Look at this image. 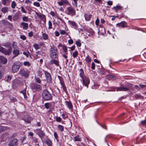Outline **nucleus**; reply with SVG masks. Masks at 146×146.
Segmentation results:
<instances>
[{"mask_svg":"<svg viewBox=\"0 0 146 146\" xmlns=\"http://www.w3.org/2000/svg\"><path fill=\"white\" fill-rule=\"evenodd\" d=\"M29 52H23V54L26 56L27 57H29Z\"/></svg>","mask_w":146,"mask_h":146,"instance_id":"nucleus-60","label":"nucleus"},{"mask_svg":"<svg viewBox=\"0 0 146 146\" xmlns=\"http://www.w3.org/2000/svg\"><path fill=\"white\" fill-rule=\"evenodd\" d=\"M77 146H86L83 143L80 141L77 144Z\"/></svg>","mask_w":146,"mask_h":146,"instance_id":"nucleus-43","label":"nucleus"},{"mask_svg":"<svg viewBox=\"0 0 146 146\" xmlns=\"http://www.w3.org/2000/svg\"><path fill=\"white\" fill-rule=\"evenodd\" d=\"M62 49L64 51L66 52L67 51V48L66 46L65 45H64L62 47Z\"/></svg>","mask_w":146,"mask_h":146,"instance_id":"nucleus-49","label":"nucleus"},{"mask_svg":"<svg viewBox=\"0 0 146 146\" xmlns=\"http://www.w3.org/2000/svg\"><path fill=\"white\" fill-rule=\"evenodd\" d=\"M33 46L36 50H38L40 48V47H39V45L38 44H34L33 45Z\"/></svg>","mask_w":146,"mask_h":146,"instance_id":"nucleus-42","label":"nucleus"},{"mask_svg":"<svg viewBox=\"0 0 146 146\" xmlns=\"http://www.w3.org/2000/svg\"><path fill=\"white\" fill-rule=\"evenodd\" d=\"M99 74L101 75H104L105 73V71L102 69L100 70L99 72Z\"/></svg>","mask_w":146,"mask_h":146,"instance_id":"nucleus-52","label":"nucleus"},{"mask_svg":"<svg viewBox=\"0 0 146 146\" xmlns=\"http://www.w3.org/2000/svg\"><path fill=\"white\" fill-rule=\"evenodd\" d=\"M48 36L47 34L45 33H43L42 34V36L40 38V39L46 40L48 39Z\"/></svg>","mask_w":146,"mask_h":146,"instance_id":"nucleus-23","label":"nucleus"},{"mask_svg":"<svg viewBox=\"0 0 146 146\" xmlns=\"http://www.w3.org/2000/svg\"><path fill=\"white\" fill-rule=\"evenodd\" d=\"M8 9L7 7H4L1 10V11L3 13H6L8 12Z\"/></svg>","mask_w":146,"mask_h":146,"instance_id":"nucleus-29","label":"nucleus"},{"mask_svg":"<svg viewBox=\"0 0 146 146\" xmlns=\"http://www.w3.org/2000/svg\"><path fill=\"white\" fill-rule=\"evenodd\" d=\"M23 120L25 122H27L28 123H29L31 120V117L28 115H26L24 116L23 118Z\"/></svg>","mask_w":146,"mask_h":146,"instance_id":"nucleus-15","label":"nucleus"},{"mask_svg":"<svg viewBox=\"0 0 146 146\" xmlns=\"http://www.w3.org/2000/svg\"><path fill=\"white\" fill-rule=\"evenodd\" d=\"M79 76L81 78L80 81L83 85L86 87L87 88L90 83V80L89 78L86 75L84 74V71L82 68L80 69L79 71Z\"/></svg>","mask_w":146,"mask_h":146,"instance_id":"nucleus-1","label":"nucleus"},{"mask_svg":"<svg viewBox=\"0 0 146 146\" xmlns=\"http://www.w3.org/2000/svg\"><path fill=\"white\" fill-rule=\"evenodd\" d=\"M38 135L40 137H43L45 135L44 133L41 130H38Z\"/></svg>","mask_w":146,"mask_h":146,"instance_id":"nucleus-24","label":"nucleus"},{"mask_svg":"<svg viewBox=\"0 0 146 146\" xmlns=\"http://www.w3.org/2000/svg\"><path fill=\"white\" fill-rule=\"evenodd\" d=\"M106 77L109 80H115L116 79V76L112 74L108 75Z\"/></svg>","mask_w":146,"mask_h":146,"instance_id":"nucleus-16","label":"nucleus"},{"mask_svg":"<svg viewBox=\"0 0 146 146\" xmlns=\"http://www.w3.org/2000/svg\"><path fill=\"white\" fill-rule=\"evenodd\" d=\"M1 22L2 24L4 25H9L11 24L9 22L6 20H3L1 21Z\"/></svg>","mask_w":146,"mask_h":146,"instance_id":"nucleus-27","label":"nucleus"},{"mask_svg":"<svg viewBox=\"0 0 146 146\" xmlns=\"http://www.w3.org/2000/svg\"><path fill=\"white\" fill-rule=\"evenodd\" d=\"M33 4L34 5L37 7H39L40 6V4L38 2H35L33 3Z\"/></svg>","mask_w":146,"mask_h":146,"instance_id":"nucleus-51","label":"nucleus"},{"mask_svg":"<svg viewBox=\"0 0 146 146\" xmlns=\"http://www.w3.org/2000/svg\"><path fill=\"white\" fill-rule=\"evenodd\" d=\"M99 20L98 18H97L96 21H95V24L97 26H98L99 25Z\"/></svg>","mask_w":146,"mask_h":146,"instance_id":"nucleus-59","label":"nucleus"},{"mask_svg":"<svg viewBox=\"0 0 146 146\" xmlns=\"http://www.w3.org/2000/svg\"><path fill=\"white\" fill-rule=\"evenodd\" d=\"M68 13L69 14H72L73 13V9L71 7H68Z\"/></svg>","mask_w":146,"mask_h":146,"instance_id":"nucleus-37","label":"nucleus"},{"mask_svg":"<svg viewBox=\"0 0 146 146\" xmlns=\"http://www.w3.org/2000/svg\"><path fill=\"white\" fill-rule=\"evenodd\" d=\"M24 65H25V66H30L31 64L29 62H27V61H25V62H24Z\"/></svg>","mask_w":146,"mask_h":146,"instance_id":"nucleus-46","label":"nucleus"},{"mask_svg":"<svg viewBox=\"0 0 146 146\" xmlns=\"http://www.w3.org/2000/svg\"><path fill=\"white\" fill-rule=\"evenodd\" d=\"M50 64H54L56 66H58L59 65L58 61L57 60L54 59L51 60L50 61Z\"/></svg>","mask_w":146,"mask_h":146,"instance_id":"nucleus-20","label":"nucleus"},{"mask_svg":"<svg viewBox=\"0 0 146 146\" xmlns=\"http://www.w3.org/2000/svg\"><path fill=\"white\" fill-rule=\"evenodd\" d=\"M23 20L25 22H28L29 21V18L27 17L24 16L22 17Z\"/></svg>","mask_w":146,"mask_h":146,"instance_id":"nucleus-39","label":"nucleus"},{"mask_svg":"<svg viewBox=\"0 0 146 146\" xmlns=\"http://www.w3.org/2000/svg\"><path fill=\"white\" fill-rule=\"evenodd\" d=\"M21 11L23 13H27V11L25 10L24 7L23 6L21 7Z\"/></svg>","mask_w":146,"mask_h":146,"instance_id":"nucleus-56","label":"nucleus"},{"mask_svg":"<svg viewBox=\"0 0 146 146\" xmlns=\"http://www.w3.org/2000/svg\"><path fill=\"white\" fill-rule=\"evenodd\" d=\"M78 28V26L77 25L76 23L74 21V28L76 29H77Z\"/></svg>","mask_w":146,"mask_h":146,"instance_id":"nucleus-54","label":"nucleus"},{"mask_svg":"<svg viewBox=\"0 0 146 146\" xmlns=\"http://www.w3.org/2000/svg\"><path fill=\"white\" fill-rule=\"evenodd\" d=\"M31 88L33 92H39L42 89V86L40 84L33 83L31 86Z\"/></svg>","mask_w":146,"mask_h":146,"instance_id":"nucleus-6","label":"nucleus"},{"mask_svg":"<svg viewBox=\"0 0 146 146\" xmlns=\"http://www.w3.org/2000/svg\"><path fill=\"white\" fill-rule=\"evenodd\" d=\"M7 59L3 56H0V66L1 65L5 64L7 62Z\"/></svg>","mask_w":146,"mask_h":146,"instance_id":"nucleus-10","label":"nucleus"},{"mask_svg":"<svg viewBox=\"0 0 146 146\" xmlns=\"http://www.w3.org/2000/svg\"><path fill=\"white\" fill-rule=\"evenodd\" d=\"M21 65V63L19 62H15L12 66V70L13 72L16 73L18 72Z\"/></svg>","mask_w":146,"mask_h":146,"instance_id":"nucleus-7","label":"nucleus"},{"mask_svg":"<svg viewBox=\"0 0 146 146\" xmlns=\"http://www.w3.org/2000/svg\"><path fill=\"white\" fill-rule=\"evenodd\" d=\"M112 1H108L107 2V4L109 5H112Z\"/></svg>","mask_w":146,"mask_h":146,"instance_id":"nucleus-64","label":"nucleus"},{"mask_svg":"<svg viewBox=\"0 0 146 146\" xmlns=\"http://www.w3.org/2000/svg\"><path fill=\"white\" fill-rule=\"evenodd\" d=\"M7 128L6 127L0 126V133L7 130Z\"/></svg>","mask_w":146,"mask_h":146,"instance_id":"nucleus-30","label":"nucleus"},{"mask_svg":"<svg viewBox=\"0 0 146 146\" xmlns=\"http://www.w3.org/2000/svg\"><path fill=\"white\" fill-rule=\"evenodd\" d=\"M19 50L17 49H14L13 51V53L14 55L13 58L17 56L19 54Z\"/></svg>","mask_w":146,"mask_h":146,"instance_id":"nucleus-21","label":"nucleus"},{"mask_svg":"<svg viewBox=\"0 0 146 146\" xmlns=\"http://www.w3.org/2000/svg\"><path fill=\"white\" fill-rule=\"evenodd\" d=\"M81 138L80 137L79 135H78L77 136L74 137V139L75 141H80Z\"/></svg>","mask_w":146,"mask_h":146,"instance_id":"nucleus-32","label":"nucleus"},{"mask_svg":"<svg viewBox=\"0 0 146 146\" xmlns=\"http://www.w3.org/2000/svg\"><path fill=\"white\" fill-rule=\"evenodd\" d=\"M141 123L142 125H146V120L141 121Z\"/></svg>","mask_w":146,"mask_h":146,"instance_id":"nucleus-45","label":"nucleus"},{"mask_svg":"<svg viewBox=\"0 0 146 146\" xmlns=\"http://www.w3.org/2000/svg\"><path fill=\"white\" fill-rule=\"evenodd\" d=\"M35 81L38 84H40L41 83L40 79L39 78H35Z\"/></svg>","mask_w":146,"mask_h":146,"instance_id":"nucleus-44","label":"nucleus"},{"mask_svg":"<svg viewBox=\"0 0 146 146\" xmlns=\"http://www.w3.org/2000/svg\"><path fill=\"white\" fill-rule=\"evenodd\" d=\"M85 60L86 63H88L90 62L91 60V59L89 57L88 55L86 57Z\"/></svg>","mask_w":146,"mask_h":146,"instance_id":"nucleus-34","label":"nucleus"},{"mask_svg":"<svg viewBox=\"0 0 146 146\" xmlns=\"http://www.w3.org/2000/svg\"><path fill=\"white\" fill-rule=\"evenodd\" d=\"M76 44L77 46L78 47L80 46L81 44L80 40V39H78L77 41H76Z\"/></svg>","mask_w":146,"mask_h":146,"instance_id":"nucleus-35","label":"nucleus"},{"mask_svg":"<svg viewBox=\"0 0 146 146\" xmlns=\"http://www.w3.org/2000/svg\"><path fill=\"white\" fill-rule=\"evenodd\" d=\"M2 46L6 47L9 48V49L6 50L5 48L1 46L0 45V52H1L5 55H10L11 53L12 50L11 44L10 42H7L3 44Z\"/></svg>","mask_w":146,"mask_h":146,"instance_id":"nucleus-2","label":"nucleus"},{"mask_svg":"<svg viewBox=\"0 0 146 146\" xmlns=\"http://www.w3.org/2000/svg\"><path fill=\"white\" fill-rule=\"evenodd\" d=\"M22 84L21 82L18 80H15L13 82V85L17 86H19Z\"/></svg>","mask_w":146,"mask_h":146,"instance_id":"nucleus-18","label":"nucleus"},{"mask_svg":"<svg viewBox=\"0 0 146 146\" xmlns=\"http://www.w3.org/2000/svg\"><path fill=\"white\" fill-rule=\"evenodd\" d=\"M60 32L61 35H67L68 34L67 32L64 30H60Z\"/></svg>","mask_w":146,"mask_h":146,"instance_id":"nucleus-38","label":"nucleus"},{"mask_svg":"<svg viewBox=\"0 0 146 146\" xmlns=\"http://www.w3.org/2000/svg\"><path fill=\"white\" fill-rule=\"evenodd\" d=\"M19 17V14L16 13L13 17V19L14 21H16L17 20Z\"/></svg>","mask_w":146,"mask_h":146,"instance_id":"nucleus-25","label":"nucleus"},{"mask_svg":"<svg viewBox=\"0 0 146 146\" xmlns=\"http://www.w3.org/2000/svg\"><path fill=\"white\" fill-rule=\"evenodd\" d=\"M21 26H23V29L26 30L28 28V24L25 22H22L21 23Z\"/></svg>","mask_w":146,"mask_h":146,"instance_id":"nucleus-19","label":"nucleus"},{"mask_svg":"<svg viewBox=\"0 0 146 146\" xmlns=\"http://www.w3.org/2000/svg\"><path fill=\"white\" fill-rule=\"evenodd\" d=\"M58 4L60 6L68 4V2L67 0H61L60 1L58 2Z\"/></svg>","mask_w":146,"mask_h":146,"instance_id":"nucleus-13","label":"nucleus"},{"mask_svg":"<svg viewBox=\"0 0 146 146\" xmlns=\"http://www.w3.org/2000/svg\"><path fill=\"white\" fill-rule=\"evenodd\" d=\"M74 129H75L74 130V132L75 133H76L77 132V131L78 129V127L76 126H74Z\"/></svg>","mask_w":146,"mask_h":146,"instance_id":"nucleus-58","label":"nucleus"},{"mask_svg":"<svg viewBox=\"0 0 146 146\" xmlns=\"http://www.w3.org/2000/svg\"><path fill=\"white\" fill-rule=\"evenodd\" d=\"M87 32L89 33V34H90L92 36H93L95 34L94 31L93 30V29L90 27L89 28Z\"/></svg>","mask_w":146,"mask_h":146,"instance_id":"nucleus-22","label":"nucleus"},{"mask_svg":"<svg viewBox=\"0 0 146 146\" xmlns=\"http://www.w3.org/2000/svg\"><path fill=\"white\" fill-rule=\"evenodd\" d=\"M46 143L48 145L51 144V142L50 140L48 139L46 141Z\"/></svg>","mask_w":146,"mask_h":146,"instance_id":"nucleus-61","label":"nucleus"},{"mask_svg":"<svg viewBox=\"0 0 146 146\" xmlns=\"http://www.w3.org/2000/svg\"><path fill=\"white\" fill-rule=\"evenodd\" d=\"M37 16L41 19L43 21L45 22L46 21V17L44 15L42 14H39L38 13H36Z\"/></svg>","mask_w":146,"mask_h":146,"instance_id":"nucleus-17","label":"nucleus"},{"mask_svg":"<svg viewBox=\"0 0 146 146\" xmlns=\"http://www.w3.org/2000/svg\"><path fill=\"white\" fill-rule=\"evenodd\" d=\"M42 96L44 100L46 101L51 100L52 99L51 94L46 90H44L43 91L42 94Z\"/></svg>","mask_w":146,"mask_h":146,"instance_id":"nucleus-4","label":"nucleus"},{"mask_svg":"<svg viewBox=\"0 0 146 146\" xmlns=\"http://www.w3.org/2000/svg\"><path fill=\"white\" fill-rule=\"evenodd\" d=\"M56 119L58 122H60L62 120L61 118L59 117H56Z\"/></svg>","mask_w":146,"mask_h":146,"instance_id":"nucleus-48","label":"nucleus"},{"mask_svg":"<svg viewBox=\"0 0 146 146\" xmlns=\"http://www.w3.org/2000/svg\"><path fill=\"white\" fill-rule=\"evenodd\" d=\"M10 0H2L1 1L2 3L4 5H6L7 3H10Z\"/></svg>","mask_w":146,"mask_h":146,"instance_id":"nucleus-36","label":"nucleus"},{"mask_svg":"<svg viewBox=\"0 0 146 146\" xmlns=\"http://www.w3.org/2000/svg\"><path fill=\"white\" fill-rule=\"evenodd\" d=\"M11 76H7V78L6 79V80L7 82H9V81H10L11 80Z\"/></svg>","mask_w":146,"mask_h":146,"instance_id":"nucleus-50","label":"nucleus"},{"mask_svg":"<svg viewBox=\"0 0 146 146\" xmlns=\"http://www.w3.org/2000/svg\"><path fill=\"white\" fill-rule=\"evenodd\" d=\"M51 103H46L44 104V107L47 109H48L51 106Z\"/></svg>","mask_w":146,"mask_h":146,"instance_id":"nucleus-26","label":"nucleus"},{"mask_svg":"<svg viewBox=\"0 0 146 146\" xmlns=\"http://www.w3.org/2000/svg\"><path fill=\"white\" fill-rule=\"evenodd\" d=\"M19 72L21 75L26 77H28L29 74V71L23 68L21 69Z\"/></svg>","mask_w":146,"mask_h":146,"instance_id":"nucleus-8","label":"nucleus"},{"mask_svg":"<svg viewBox=\"0 0 146 146\" xmlns=\"http://www.w3.org/2000/svg\"><path fill=\"white\" fill-rule=\"evenodd\" d=\"M19 140L16 138H14L11 140L9 144V146H17L18 145Z\"/></svg>","mask_w":146,"mask_h":146,"instance_id":"nucleus-9","label":"nucleus"},{"mask_svg":"<svg viewBox=\"0 0 146 146\" xmlns=\"http://www.w3.org/2000/svg\"><path fill=\"white\" fill-rule=\"evenodd\" d=\"M142 96L138 94H136L135 95V97L136 99H138L139 98H141Z\"/></svg>","mask_w":146,"mask_h":146,"instance_id":"nucleus-53","label":"nucleus"},{"mask_svg":"<svg viewBox=\"0 0 146 146\" xmlns=\"http://www.w3.org/2000/svg\"><path fill=\"white\" fill-rule=\"evenodd\" d=\"M20 38L23 40H25L26 39V37L25 36L23 35L20 36Z\"/></svg>","mask_w":146,"mask_h":146,"instance_id":"nucleus-62","label":"nucleus"},{"mask_svg":"<svg viewBox=\"0 0 146 146\" xmlns=\"http://www.w3.org/2000/svg\"><path fill=\"white\" fill-rule=\"evenodd\" d=\"M90 28V27H89L88 26H85L83 28L84 30L87 31Z\"/></svg>","mask_w":146,"mask_h":146,"instance_id":"nucleus-57","label":"nucleus"},{"mask_svg":"<svg viewBox=\"0 0 146 146\" xmlns=\"http://www.w3.org/2000/svg\"><path fill=\"white\" fill-rule=\"evenodd\" d=\"M116 25L120 28L125 27H127V23L124 21H123L119 23H117Z\"/></svg>","mask_w":146,"mask_h":146,"instance_id":"nucleus-11","label":"nucleus"},{"mask_svg":"<svg viewBox=\"0 0 146 146\" xmlns=\"http://www.w3.org/2000/svg\"><path fill=\"white\" fill-rule=\"evenodd\" d=\"M121 85L122 86L121 87H116V91H129L133 85L131 84L127 83L125 84V87L123 86V84H121Z\"/></svg>","mask_w":146,"mask_h":146,"instance_id":"nucleus-3","label":"nucleus"},{"mask_svg":"<svg viewBox=\"0 0 146 146\" xmlns=\"http://www.w3.org/2000/svg\"><path fill=\"white\" fill-rule=\"evenodd\" d=\"M84 16L86 21H89L92 17V15L91 14L88 15L86 13H85L84 14Z\"/></svg>","mask_w":146,"mask_h":146,"instance_id":"nucleus-14","label":"nucleus"},{"mask_svg":"<svg viewBox=\"0 0 146 146\" xmlns=\"http://www.w3.org/2000/svg\"><path fill=\"white\" fill-rule=\"evenodd\" d=\"M16 6V4L15 1H13L11 3V7L13 9L15 8V7Z\"/></svg>","mask_w":146,"mask_h":146,"instance_id":"nucleus-41","label":"nucleus"},{"mask_svg":"<svg viewBox=\"0 0 146 146\" xmlns=\"http://www.w3.org/2000/svg\"><path fill=\"white\" fill-rule=\"evenodd\" d=\"M95 63L92 62L91 64V68L92 70H94L95 68Z\"/></svg>","mask_w":146,"mask_h":146,"instance_id":"nucleus-55","label":"nucleus"},{"mask_svg":"<svg viewBox=\"0 0 146 146\" xmlns=\"http://www.w3.org/2000/svg\"><path fill=\"white\" fill-rule=\"evenodd\" d=\"M48 29H51L52 28V23L50 21H48Z\"/></svg>","mask_w":146,"mask_h":146,"instance_id":"nucleus-47","label":"nucleus"},{"mask_svg":"<svg viewBox=\"0 0 146 146\" xmlns=\"http://www.w3.org/2000/svg\"><path fill=\"white\" fill-rule=\"evenodd\" d=\"M21 92L23 94L24 97L25 98H26L27 97L26 95V88L23 91Z\"/></svg>","mask_w":146,"mask_h":146,"instance_id":"nucleus-33","label":"nucleus"},{"mask_svg":"<svg viewBox=\"0 0 146 146\" xmlns=\"http://www.w3.org/2000/svg\"><path fill=\"white\" fill-rule=\"evenodd\" d=\"M57 128L61 132L63 131L64 130V127L62 125H58Z\"/></svg>","mask_w":146,"mask_h":146,"instance_id":"nucleus-31","label":"nucleus"},{"mask_svg":"<svg viewBox=\"0 0 146 146\" xmlns=\"http://www.w3.org/2000/svg\"><path fill=\"white\" fill-rule=\"evenodd\" d=\"M78 54V53L77 51L74 52V58L76 57Z\"/></svg>","mask_w":146,"mask_h":146,"instance_id":"nucleus-63","label":"nucleus"},{"mask_svg":"<svg viewBox=\"0 0 146 146\" xmlns=\"http://www.w3.org/2000/svg\"><path fill=\"white\" fill-rule=\"evenodd\" d=\"M65 103L66 106L69 108H72V104L70 102L66 101Z\"/></svg>","mask_w":146,"mask_h":146,"instance_id":"nucleus-28","label":"nucleus"},{"mask_svg":"<svg viewBox=\"0 0 146 146\" xmlns=\"http://www.w3.org/2000/svg\"><path fill=\"white\" fill-rule=\"evenodd\" d=\"M100 85L94 84V85L92 86V88L93 89H97L98 88Z\"/></svg>","mask_w":146,"mask_h":146,"instance_id":"nucleus-40","label":"nucleus"},{"mask_svg":"<svg viewBox=\"0 0 146 146\" xmlns=\"http://www.w3.org/2000/svg\"><path fill=\"white\" fill-rule=\"evenodd\" d=\"M58 52L56 47L53 46L51 48L50 50V57L52 59L56 58L58 56Z\"/></svg>","mask_w":146,"mask_h":146,"instance_id":"nucleus-5","label":"nucleus"},{"mask_svg":"<svg viewBox=\"0 0 146 146\" xmlns=\"http://www.w3.org/2000/svg\"><path fill=\"white\" fill-rule=\"evenodd\" d=\"M45 74L46 77L47 81L50 82L52 80V78L50 74L47 71H45Z\"/></svg>","mask_w":146,"mask_h":146,"instance_id":"nucleus-12","label":"nucleus"}]
</instances>
